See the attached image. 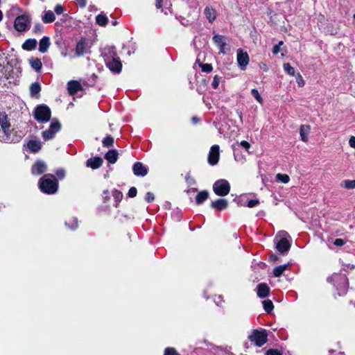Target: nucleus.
Masks as SVG:
<instances>
[{"mask_svg": "<svg viewBox=\"0 0 355 355\" xmlns=\"http://www.w3.org/2000/svg\"><path fill=\"white\" fill-rule=\"evenodd\" d=\"M104 60L107 67L114 73H119L121 71L122 64L119 58L116 55L113 48L105 49Z\"/></svg>", "mask_w": 355, "mask_h": 355, "instance_id": "obj_1", "label": "nucleus"}, {"mask_svg": "<svg viewBox=\"0 0 355 355\" xmlns=\"http://www.w3.org/2000/svg\"><path fill=\"white\" fill-rule=\"evenodd\" d=\"M39 187L43 193L53 194L58 190V183L54 175L46 174L40 178Z\"/></svg>", "mask_w": 355, "mask_h": 355, "instance_id": "obj_2", "label": "nucleus"}, {"mask_svg": "<svg viewBox=\"0 0 355 355\" xmlns=\"http://www.w3.org/2000/svg\"><path fill=\"white\" fill-rule=\"evenodd\" d=\"M289 237L286 232L281 231L276 236L275 241L277 250L284 254L288 251L291 248V243L288 240Z\"/></svg>", "mask_w": 355, "mask_h": 355, "instance_id": "obj_3", "label": "nucleus"}, {"mask_svg": "<svg viewBox=\"0 0 355 355\" xmlns=\"http://www.w3.org/2000/svg\"><path fill=\"white\" fill-rule=\"evenodd\" d=\"M328 282H333L342 293H345L347 288V279L345 275L334 274L327 279Z\"/></svg>", "mask_w": 355, "mask_h": 355, "instance_id": "obj_4", "label": "nucleus"}, {"mask_svg": "<svg viewBox=\"0 0 355 355\" xmlns=\"http://www.w3.org/2000/svg\"><path fill=\"white\" fill-rule=\"evenodd\" d=\"M35 119L40 123H46L51 118V110L44 105L37 106L34 112Z\"/></svg>", "mask_w": 355, "mask_h": 355, "instance_id": "obj_5", "label": "nucleus"}, {"mask_svg": "<svg viewBox=\"0 0 355 355\" xmlns=\"http://www.w3.org/2000/svg\"><path fill=\"white\" fill-rule=\"evenodd\" d=\"M268 334L266 330H254L248 336V339L256 346L261 347L267 342Z\"/></svg>", "mask_w": 355, "mask_h": 355, "instance_id": "obj_6", "label": "nucleus"}, {"mask_svg": "<svg viewBox=\"0 0 355 355\" xmlns=\"http://www.w3.org/2000/svg\"><path fill=\"white\" fill-rule=\"evenodd\" d=\"M213 190L216 195L225 196L230 193V184L227 180L221 179L215 182Z\"/></svg>", "mask_w": 355, "mask_h": 355, "instance_id": "obj_7", "label": "nucleus"}, {"mask_svg": "<svg viewBox=\"0 0 355 355\" xmlns=\"http://www.w3.org/2000/svg\"><path fill=\"white\" fill-rule=\"evenodd\" d=\"M0 125L2 128L3 132L6 135V139L11 142H17L19 141L21 137L24 136V133H21L20 135L16 137L10 138L9 137V128H10V122L8 121L7 115L5 114H0Z\"/></svg>", "mask_w": 355, "mask_h": 355, "instance_id": "obj_8", "label": "nucleus"}, {"mask_svg": "<svg viewBox=\"0 0 355 355\" xmlns=\"http://www.w3.org/2000/svg\"><path fill=\"white\" fill-rule=\"evenodd\" d=\"M31 26V19L27 15L18 16L14 23V27L18 32H24Z\"/></svg>", "mask_w": 355, "mask_h": 355, "instance_id": "obj_9", "label": "nucleus"}, {"mask_svg": "<svg viewBox=\"0 0 355 355\" xmlns=\"http://www.w3.org/2000/svg\"><path fill=\"white\" fill-rule=\"evenodd\" d=\"M60 124L57 121L51 122L49 128L42 132L43 139L46 141L53 139L55 137V134L60 131Z\"/></svg>", "mask_w": 355, "mask_h": 355, "instance_id": "obj_10", "label": "nucleus"}, {"mask_svg": "<svg viewBox=\"0 0 355 355\" xmlns=\"http://www.w3.org/2000/svg\"><path fill=\"white\" fill-rule=\"evenodd\" d=\"M87 50V43L85 38L80 39L76 44L74 55H70V59L83 55Z\"/></svg>", "mask_w": 355, "mask_h": 355, "instance_id": "obj_11", "label": "nucleus"}, {"mask_svg": "<svg viewBox=\"0 0 355 355\" xmlns=\"http://www.w3.org/2000/svg\"><path fill=\"white\" fill-rule=\"evenodd\" d=\"M219 146L218 145L211 146L208 155L209 164L212 166L217 164L219 160Z\"/></svg>", "mask_w": 355, "mask_h": 355, "instance_id": "obj_12", "label": "nucleus"}, {"mask_svg": "<svg viewBox=\"0 0 355 355\" xmlns=\"http://www.w3.org/2000/svg\"><path fill=\"white\" fill-rule=\"evenodd\" d=\"M214 43L218 46L220 53H225L229 49L227 44V38L223 35H216L213 38Z\"/></svg>", "mask_w": 355, "mask_h": 355, "instance_id": "obj_13", "label": "nucleus"}, {"mask_svg": "<svg viewBox=\"0 0 355 355\" xmlns=\"http://www.w3.org/2000/svg\"><path fill=\"white\" fill-rule=\"evenodd\" d=\"M237 62L242 70H245L249 63V56L246 52L239 49L237 51Z\"/></svg>", "mask_w": 355, "mask_h": 355, "instance_id": "obj_14", "label": "nucleus"}, {"mask_svg": "<svg viewBox=\"0 0 355 355\" xmlns=\"http://www.w3.org/2000/svg\"><path fill=\"white\" fill-rule=\"evenodd\" d=\"M46 171V166L42 161L36 162L32 166L31 172L33 175H40Z\"/></svg>", "mask_w": 355, "mask_h": 355, "instance_id": "obj_15", "label": "nucleus"}, {"mask_svg": "<svg viewBox=\"0 0 355 355\" xmlns=\"http://www.w3.org/2000/svg\"><path fill=\"white\" fill-rule=\"evenodd\" d=\"M132 169L137 176H145L148 173V168L141 162H136Z\"/></svg>", "mask_w": 355, "mask_h": 355, "instance_id": "obj_16", "label": "nucleus"}, {"mask_svg": "<svg viewBox=\"0 0 355 355\" xmlns=\"http://www.w3.org/2000/svg\"><path fill=\"white\" fill-rule=\"evenodd\" d=\"M67 89L71 95H73L82 89V86L76 80H70L67 83Z\"/></svg>", "mask_w": 355, "mask_h": 355, "instance_id": "obj_17", "label": "nucleus"}, {"mask_svg": "<svg viewBox=\"0 0 355 355\" xmlns=\"http://www.w3.org/2000/svg\"><path fill=\"white\" fill-rule=\"evenodd\" d=\"M227 200L223 198L218 199L211 203V207L216 210H224L227 209Z\"/></svg>", "mask_w": 355, "mask_h": 355, "instance_id": "obj_18", "label": "nucleus"}, {"mask_svg": "<svg viewBox=\"0 0 355 355\" xmlns=\"http://www.w3.org/2000/svg\"><path fill=\"white\" fill-rule=\"evenodd\" d=\"M103 164V159L99 157L90 158L87 159L86 165L87 167L92 168V169H96L99 168Z\"/></svg>", "mask_w": 355, "mask_h": 355, "instance_id": "obj_19", "label": "nucleus"}, {"mask_svg": "<svg viewBox=\"0 0 355 355\" xmlns=\"http://www.w3.org/2000/svg\"><path fill=\"white\" fill-rule=\"evenodd\" d=\"M50 45H51L50 38L47 36H44L40 41L39 51L41 53H44L47 52Z\"/></svg>", "mask_w": 355, "mask_h": 355, "instance_id": "obj_20", "label": "nucleus"}, {"mask_svg": "<svg viewBox=\"0 0 355 355\" xmlns=\"http://www.w3.org/2000/svg\"><path fill=\"white\" fill-rule=\"evenodd\" d=\"M311 127L309 125H302L300 128V135L302 141L306 142L309 140Z\"/></svg>", "mask_w": 355, "mask_h": 355, "instance_id": "obj_21", "label": "nucleus"}, {"mask_svg": "<svg viewBox=\"0 0 355 355\" xmlns=\"http://www.w3.org/2000/svg\"><path fill=\"white\" fill-rule=\"evenodd\" d=\"M55 19V17L53 11L51 10H44L42 15V20L45 24H49L54 21Z\"/></svg>", "mask_w": 355, "mask_h": 355, "instance_id": "obj_22", "label": "nucleus"}, {"mask_svg": "<svg viewBox=\"0 0 355 355\" xmlns=\"http://www.w3.org/2000/svg\"><path fill=\"white\" fill-rule=\"evenodd\" d=\"M270 291L269 287L266 284H260L257 288V295L259 297L263 298L268 296Z\"/></svg>", "mask_w": 355, "mask_h": 355, "instance_id": "obj_23", "label": "nucleus"}, {"mask_svg": "<svg viewBox=\"0 0 355 355\" xmlns=\"http://www.w3.org/2000/svg\"><path fill=\"white\" fill-rule=\"evenodd\" d=\"M28 148L33 153L38 152L42 148V144L40 141L32 139L27 144Z\"/></svg>", "mask_w": 355, "mask_h": 355, "instance_id": "obj_24", "label": "nucleus"}, {"mask_svg": "<svg viewBox=\"0 0 355 355\" xmlns=\"http://www.w3.org/2000/svg\"><path fill=\"white\" fill-rule=\"evenodd\" d=\"M37 40L35 39H28L22 44V48L26 51H32L36 48Z\"/></svg>", "mask_w": 355, "mask_h": 355, "instance_id": "obj_25", "label": "nucleus"}, {"mask_svg": "<svg viewBox=\"0 0 355 355\" xmlns=\"http://www.w3.org/2000/svg\"><path fill=\"white\" fill-rule=\"evenodd\" d=\"M205 15L210 23H212L216 18V10L208 6L205 9Z\"/></svg>", "mask_w": 355, "mask_h": 355, "instance_id": "obj_26", "label": "nucleus"}, {"mask_svg": "<svg viewBox=\"0 0 355 355\" xmlns=\"http://www.w3.org/2000/svg\"><path fill=\"white\" fill-rule=\"evenodd\" d=\"M29 63L31 66V67L35 69L36 71L39 72L42 67V62L40 59L37 58H31L29 60Z\"/></svg>", "mask_w": 355, "mask_h": 355, "instance_id": "obj_27", "label": "nucleus"}, {"mask_svg": "<svg viewBox=\"0 0 355 355\" xmlns=\"http://www.w3.org/2000/svg\"><path fill=\"white\" fill-rule=\"evenodd\" d=\"M105 158L111 164H114L118 158V153L115 150H109Z\"/></svg>", "mask_w": 355, "mask_h": 355, "instance_id": "obj_28", "label": "nucleus"}, {"mask_svg": "<svg viewBox=\"0 0 355 355\" xmlns=\"http://www.w3.org/2000/svg\"><path fill=\"white\" fill-rule=\"evenodd\" d=\"M209 197V193L207 191H202L198 193L196 198L197 205H200L205 202Z\"/></svg>", "mask_w": 355, "mask_h": 355, "instance_id": "obj_29", "label": "nucleus"}, {"mask_svg": "<svg viewBox=\"0 0 355 355\" xmlns=\"http://www.w3.org/2000/svg\"><path fill=\"white\" fill-rule=\"evenodd\" d=\"M340 187L347 190L355 189V179L354 180H344L340 183Z\"/></svg>", "mask_w": 355, "mask_h": 355, "instance_id": "obj_30", "label": "nucleus"}, {"mask_svg": "<svg viewBox=\"0 0 355 355\" xmlns=\"http://www.w3.org/2000/svg\"><path fill=\"white\" fill-rule=\"evenodd\" d=\"M288 264H284L277 266L273 270V275L275 277H280L283 272L288 268Z\"/></svg>", "mask_w": 355, "mask_h": 355, "instance_id": "obj_31", "label": "nucleus"}, {"mask_svg": "<svg viewBox=\"0 0 355 355\" xmlns=\"http://www.w3.org/2000/svg\"><path fill=\"white\" fill-rule=\"evenodd\" d=\"M96 23L100 26H105L108 21V19L105 15H98L96 18Z\"/></svg>", "mask_w": 355, "mask_h": 355, "instance_id": "obj_32", "label": "nucleus"}, {"mask_svg": "<svg viewBox=\"0 0 355 355\" xmlns=\"http://www.w3.org/2000/svg\"><path fill=\"white\" fill-rule=\"evenodd\" d=\"M276 179L277 181L284 184H287L290 181V178L286 174L277 173L276 175Z\"/></svg>", "mask_w": 355, "mask_h": 355, "instance_id": "obj_33", "label": "nucleus"}, {"mask_svg": "<svg viewBox=\"0 0 355 355\" xmlns=\"http://www.w3.org/2000/svg\"><path fill=\"white\" fill-rule=\"evenodd\" d=\"M284 70L290 76H295V69L289 64L284 63L283 65Z\"/></svg>", "mask_w": 355, "mask_h": 355, "instance_id": "obj_34", "label": "nucleus"}, {"mask_svg": "<svg viewBox=\"0 0 355 355\" xmlns=\"http://www.w3.org/2000/svg\"><path fill=\"white\" fill-rule=\"evenodd\" d=\"M41 90V87L39 83H33L31 86V95L37 94Z\"/></svg>", "mask_w": 355, "mask_h": 355, "instance_id": "obj_35", "label": "nucleus"}, {"mask_svg": "<svg viewBox=\"0 0 355 355\" xmlns=\"http://www.w3.org/2000/svg\"><path fill=\"white\" fill-rule=\"evenodd\" d=\"M265 311L268 313L270 312L273 309V304L270 300H264L262 302Z\"/></svg>", "mask_w": 355, "mask_h": 355, "instance_id": "obj_36", "label": "nucleus"}, {"mask_svg": "<svg viewBox=\"0 0 355 355\" xmlns=\"http://www.w3.org/2000/svg\"><path fill=\"white\" fill-rule=\"evenodd\" d=\"M251 94L253 96V97L259 103H263V98L261 96V95L259 94V92L257 89H252L251 90Z\"/></svg>", "mask_w": 355, "mask_h": 355, "instance_id": "obj_37", "label": "nucleus"}, {"mask_svg": "<svg viewBox=\"0 0 355 355\" xmlns=\"http://www.w3.org/2000/svg\"><path fill=\"white\" fill-rule=\"evenodd\" d=\"M113 143H114V139L110 136L105 137L103 140V144L105 147H109V146H112Z\"/></svg>", "mask_w": 355, "mask_h": 355, "instance_id": "obj_38", "label": "nucleus"}, {"mask_svg": "<svg viewBox=\"0 0 355 355\" xmlns=\"http://www.w3.org/2000/svg\"><path fill=\"white\" fill-rule=\"evenodd\" d=\"M112 196L117 202H120L123 198V193L118 190H114L112 191Z\"/></svg>", "mask_w": 355, "mask_h": 355, "instance_id": "obj_39", "label": "nucleus"}, {"mask_svg": "<svg viewBox=\"0 0 355 355\" xmlns=\"http://www.w3.org/2000/svg\"><path fill=\"white\" fill-rule=\"evenodd\" d=\"M295 78H296V82L299 87H302L305 85V82L300 73H297L295 76Z\"/></svg>", "mask_w": 355, "mask_h": 355, "instance_id": "obj_40", "label": "nucleus"}, {"mask_svg": "<svg viewBox=\"0 0 355 355\" xmlns=\"http://www.w3.org/2000/svg\"><path fill=\"white\" fill-rule=\"evenodd\" d=\"M54 11L58 15H62L64 13V7L60 5V4H57L55 6V8H54Z\"/></svg>", "mask_w": 355, "mask_h": 355, "instance_id": "obj_41", "label": "nucleus"}, {"mask_svg": "<svg viewBox=\"0 0 355 355\" xmlns=\"http://www.w3.org/2000/svg\"><path fill=\"white\" fill-rule=\"evenodd\" d=\"M220 77H219L218 76L216 75L214 77V80L211 83V86L213 87L214 89L218 88L219 83H220Z\"/></svg>", "mask_w": 355, "mask_h": 355, "instance_id": "obj_42", "label": "nucleus"}, {"mask_svg": "<svg viewBox=\"0 0 355 355\" xmlns=\"http://www.w3.org/2000/svg\"><path fill=\"white\" fill-rule=\"evenodd\" d=\"M65 225L69 227L71 230H75L78 227V221L76 218H73L71 220V225L69 222H66Z\"/></svg>", "mask_w": 355, "mask_h": 355, "instance_id": "obj_43", "label": "nucleus"}, {"mask_svg": "<svg viewBox=\"0 0 355 355\" xmlns=\"http://www.w3.org/2000/svg\"><path fill=\"white\" fill-rule=\"evenodd\" d=\"M202 71L204 72H211L213 69L211 64H201Z\"/></svg>", "mask_w": 355, "mask_h": 355, "instance_id": "obj_44", "label": "nucleus"}, {"mask_svg": "<svg viewBox=\"0 0 355 355\" xmlns=\"http://www.w3.org/2000/svg\"><path fill=\"white\" fill-rule=\"evenodd\" d=\"M164 355H179L176 350L172 347H168L164 351Z\"/></svg>", "mask_w": 355, "mask_h": 355, "instance_id": "obj_45", "label": "nucleus"}, {"mask_svg": "<svg viewBox=\"0 0 355 355\" xmlns=\"http://www.w3.org/2000/svg\"><path fill=\"white\" fill-rule=\"evenodd\" d=\"M259 204V201L258 200H250L247 202L246 205L248 207L252 208V207H256Z\"/></svg>", "mask_w": 355, "mask_h": 355, "instance_id": "obj_46", "label": "nucleus"}, {"mask_svg": "<svg viewBox=\"0 0 355 355\" xmlns=\"http://www.w3.org/2000/svg\"><path fill=\"white\" fill-rule=\"evenodd\" d=\"M137 191L135 187H131L128 193V195L130 198H134L137 196Z\"/></svg>", "mask_w": 355, "mask_h": 355, "instance_id": "obj_47", "label": "nucleus"}, {"mask_svg": "<svg viewBox=\"0 0 355 355\" xmlns=\"http://www.w3.org/2000/svg\"><path fill=\"white\" fill-rule=\"evenodd\" d=\"M266 355H282V354L277 349H270L266 352Z\"/></svg>", "mask_w": 355, "mask_h": 355, "instance_id": "obj_48", "label": "nucleus"}, {"mask_svg": "<svg viewBox=\"0 0 355 355\" xmlns=\"http://www.w3.org/2000/svg\"><path fill=\"white\" fill-rule=\"evenodd\" d=\"M145 199L148 202H153L155 199L154 194L151 192H148L146 195Z\"/></svg>", "mask_w": 355, "mask_h": 355, "instance_id": "obj_49", "label": "nucleus"}, {"mask_svg": "<svg viewBox=\"0 0 355 355\" xmlns=\"http://www.w3.org/2000/svg\"><path fill=\"white\" fill-rule=\"evenodd\" d=\"M61 55L64 58L69 57L70 58V55H74V53H73V51H69L67 49H65L61 52Z\"/></svg>", "mask_w": 355, "mask_h": 355, "instance_id": "obj_50", "label": "nucleus"}, {"mask_svg": "<svg viewBox=\"0 0 355 355\" xmlns=\"http://www.w3.org/2000/svg\"><path fill=\"white\" fill-rule=\"evenodd\" d=\"M345 243V241L342 239H336L334 242V244L336 246H343Z\"/></svg>", "mask_w": 355, "mask_h": 355, "instance_id": "obj_51", "label": "nucleus"}, {"mask_svg": "<svg viewBox=\"0 0 355 355\" xmlns=\"http://www.w3.org/2000/svg\"><path fill=\"white\" fill-rule=\"evenodd\" d=\"M241 146L244 148L246 150H248L250 148V144L249 142L246 141H242L241 142Z\"/></svg>", "mask_w": 355, "mask_h": 355, "instance_id": "obj_52", "label": "nucleus"}, {"mask_svg": "<svg viewBox=\"0 0 355 355\" xmlns=\"http://www.w3.org/2000/svg\"><path fill=\"white\" fill-rule=\"evenodd\" d=\"M349 144L352 148L355 149V137L354 136L350 137V138L349 139Z\"/></svg>", "mask_w": 355, "mask_h": 355, "instance_id": "obj_53", "label": "nucleus"}, {"mask_svg": "<svg viewBox=\"0 0 355 355\" xmlns=\"http://www.w3.org/2000/svg\"><path fill=\"white\" fill-rule=\"evenodd\" d=\"M56 175H58V177L60 179H62L65 175V172L64 170L60 169V170L57 171Z\"/></svg>", "mask_w": 355, "mask_h": 355, "instance_id": "obj_54", "label": "nucleus"}, {"mask_svg": "<svg viewBox=\"0 0 355 355\" xmlns=\"http://www.w3.org/2000/svg\"><path fill=\"white\" fill-rule=\"evenodd\" d=\"M76 1L82 8H84L87 4V0H76Z\"/></svg>", "mask_w": 355, "mask_h": 355, "instance_id": "obj_55", "label": "nucleus"}, {"mask_svg": "<svg viewBox=\"0 0 355 355\" xmlns=\"http://www.w3.org/2000/svg\"><path fill=\"white\" fill-rule=\"evenodd\" d=\"M186 180L189 185L195 184V180L189 176L186 178Z\"/></svg>", "mask_w": 355, "mask_h": 355, "instance_id": "obj_56", "label": "nucleus"}, {"mask_svg": "<svg viewBox=\"0 0 355 355\" xmlns=\"http://www.w3.org/2000/svg\"><path fill=\"white\" fill-rule=\"evenodd\" d=\"M280 51L279 45H275L272 49V53L274 54H277Z\"/></svg>", "mask_w": 355, "mask_h": 355, "instance_id": "obj_57", "label": "nucleus"}, {"mask_svg": "<svg viewBox=\"0 0 355 355\" xmlns=\"http://www.w3.org/2000/svg\"><path fill=\"white\" fill-rule=\"evenodd\" d=\"M214 300L218 305H220L223 302L221 296H218Z\"/></svg>", "mask_w": 355, "mask_h": 355, "instance_id": "obj_58", "label": "nucleus"}, {"mask_svg": "<svg viewBox=\"0 0 355 355\" xmlns=\"http://www.w3.org/2000/svg\"><path fill=\"white\" fill-rule=\"evenodd\" d=\"M108 195L109 193L107 190L103 191V198L105 200V202L110 198Z\"/></svg>", "mask_w": 355, "mask_h": 355, "instance_id": "obj_59", "label": "nucleus"}, {"mask_svg": "<svg viewBox=\"0 0 355 355\" xmlns=\"http://www.w3.org/2000/svg\"><path fill=\"white\" fill-rule=\"evenodd\" d=\"M162 1L163 0H157L156 1V7L157 8H160L162 7Z\"/></svg>", "mask_w": 355, "mask_h": 355, "instance_id": "obj_60", "label": "nucleus"}, {"mask_svg": "<svg viewBox=\"0 0 355 355\" xmlns=\"http://www.w3.org/2000/svg\"><path fill=\"white\" fill-rule=\"evenodd\" d=\"M329 355H344L341 352H336L335 351H331Z\"/></svg>", "mask_w": 355, "mask_h": 355, "instance_id": "obj_61", "label": "nucleus"}, {"mask_svg": "<svg viewBox=\"0 0 355 355\" xmlns=\"http://www.w3.org/2000/svg\"><path fill=\"white\" fill-rule=\"evenodd\" d=\"M41 30V26L40 25H36L35 26V31L37 32V31H40Z\"/></svg>", "mask_w": 355, "mask_h": 355, "instance_id": "obj_62", "label": "nucleus"}, {"mask_svg": "<svg viewBox=\"0 0 355 355\" xmlns=\"http://www.w3.org/2000/svg\"><path fill=\"white\" fill-rule=\"evenodd\" d=\"M3 14L2 12L0 10V21L2 20Z\"/></svg>", "mask_w": 355, "mask_h": 355, "instance_id": "obj_63", "label": "nucleus"}, {"mask_svg": "<svg viewBox=\"0 0 355 355\" xmlns=\"http://www.w3.org/2000/svg\"><path fill=\"white\" fill-rule=\"evenodd\" d=\"M284 42L282 41H280L277 45H279V47L283 45Z\"/></svg>", "mask_w": 355, "mask_h": 355, "instance_id": "obj_64", "label": "nucleus"}]
</instances>
